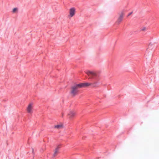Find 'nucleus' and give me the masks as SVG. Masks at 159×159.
<instances>
[{
    "label": "nucleus",
    "instance_id": "nucleus-1",
    "mask_svg": "<svg viewBox=\"0 0 159 159\" xmlns=\"http://www.w3.org/2000/svg\"><path fill=\"white\" fill-rule=\"evenodd\" d=\"M79 84H78L71 87L70 93L72 96H75L78 94L79 92L78 89L80 88V87H79Z\"/></svg>",
    "mask_w": 159,
    "mask_h": 159
},
{
    "label": "nucleus",
    "instance_id": "nucleus-2",
    "mask_svg": "<svg viewBox=\"0 0 159 159\" xmlns=\"http://www.w3.org/2000/svg\"><path fill=\"white\" fill-rule=\"evenodd\" d=\"M34 104L32 102H30L26 108L27 112L30 114H32L33 112Z\"/></svg>",
    "mask_w": 159,
    "mask_h": 159
},
{
    "label": "nucleus",
    "instance_id": "nucleus-3",
    "mask_svg": "<svg viewBox=\"0 0 159 159\" xmlns=\"http://www.w3.org/2000/svg\"><path fill=\"white\" fill-rule=\"evenodd\" d=\"M119 16L116 22V23L117 25L119 24L122 20L125 14V12L124 11H122L119 13Z\"/></svg>",
    "mask_w": 159,
    "mask_h": 159
},
{
    "label": "nucleus",
    "instance_id": "nucleus-4",
    "mask_svg": "<svg viewBox=\"0 0 159 159\" xmlns=\"http://www.w3.org/2000/svg\"><path fill=\"white\" fill-rule=\"evenodd\" d=\"M75 9L74 7H72L70 8L69 11V15L68 17L70 18L73 17L75 14Z\"/></svg>",
    "mask_w": 159,
    "mask_h": 159
},
{
    "label": "nucleus",
    "instance_id": "nucleus-5",
    "mask_svg": "<svg viewBox=\"0 0 159 159\" xmlns=\"http://www.w3.org/2000/svg\"><path fill=\"white\" fill-rule=\"evenodd\" d=\"M86 73L90 78H93L97 76V73L94 71H88Z\"/></svg>",
    "mask_w": 159,
    "mask_h": 159
},
{
    "label": "nucleus",
    "instance_id": "nucleus-6",
    "mask_svg": "<svg viewBox=\"0 0 159 159\" xmlns=\"http://www.w3.org/2000/svg\"><path fill=\"white\" fill-rule=\"evenodd\" d=\"M92 83H83L79 84V87H80V88L85 87L89 86L92 85Z\"/></svg>",
    "mask_w": 159,
    "mask_h": 159
},
{
    "label": "nucleus",
    "instance_id": "nucleus-7",
    "mask_svg": "<svg viewBox=\"0 0 159 159\" xmlns=\"http://www.w3.org/2000/svg\"><path fill=\"white\" fill-rule=\"evenodd\" d=\"M75 114L76 113L75 111H71L68 114V116H69V118L71 119L75 116Z\"/></svg>",
    "mask_w": 159,
    "mask_h": 159
},
{
    "label": "nucleus",
    "instance_id": "nucleus-8",
    "mask_svg": "<svg viewBox=\"0 0 159 159\" xmlns=\"http://www.w3.org/2000/svg\"><path fill=\"white\" fill-rule=\"evenodd\" d=\"M60 148V145H58L55 149L54 153L53 154V157H55L58 153V149Z\"/></svg>",
    "mask_w": 159,
    "mask_h": 159
},
{
    "label": "nucleus",
    "instance_id": "nucleus-9",
    "mask_svg": "<svg viewBox=\"0 0 159 159\" xmlns=\"http://www.w3.org/2000/svg\"><path fill=\"white\" fill-rule=\"evenodd\" d=\"M63 125L62 124H60L54 126V128L57 129H60L63 128Z\"/></svg>",
    "mask_w": 159,
    "mask_h": 159
},
{
    "label": "nucleus",
    "instance_id": "nucleus-10",
    "mask_svg": "<svg viewBox=\"0 0 159 159\" xmlns=\"http://www.w3.org/2000/svg\"><path fill=\"white\" fill-rule=\"evenodd\" d=\"M92 85H93V87H98L99 86L97 82H95L92 84Z\"/></svg>",
    "mask_w": 159,
    "mask_h": 159
},
{
    "label": "nucleus",
    "instance_id": "nucleus-11",
    "mask_svg": "<svg viewBox=\"0 0 159 159\" xmlns=\"http://www.w3.org/2000/svg\"><path fill=\"white\" fill-rule=\"evenodd\" d=\"M18 11V9L17 8H13L12 10V12L13 13H17Z\"/></svg>",
    "mask_w": 159,
    "mask_h": 159
},
{
    "label": "nucleus",
    "instance_id": "nucleus-12",
    "mask_svg": "<svg viewBox=\"0 0 159 159\" xmlns=\"http://www.w3.org/2000/svg\"><path fill=\"white\" fill-rule=\"evenodd\" d=\"M146 30V28L145 27H143L142 28L141 30L142 31H144Z\"/></svg>",
    "mask_w": 159,
    "mask_h": 159
},
{
    "label": "nucleus",
    "instance_id": "nucleus-13",
    "mask_svg": "<svg viewBox=\"0 0 159 159\" xmlns=\"http://www.w3.org/2000/svg\"><path fill=\"white\" fill-rule=\"evenodd\" d=\"M132 12H131L130 13H129V14L128 15V16H129L130 15H131L132 14Z\"/></svg>",
    "mask_w": 159,
    "mask_h": 159
}]
</instances>
